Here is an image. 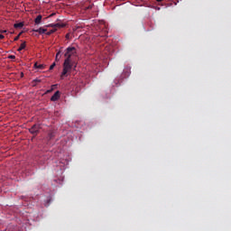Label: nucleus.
Segmentation results:
<instances>
[{"instance_id": "412c9836", "label": "nucleus", "mask_w": 231, "mask_h": 231, "mask_svg": "<svg viewBox=\"0 0 231 231\" xmlns=\"http://www.w3.org/2000/svg\"><path fill=\"white\" fill-rule=\"evenodd\" d=\"M1 33H6V30L2 31Z\"/></svg>"}, {"instance_id": "7ed1b4c3", "label": "nucleus", "mask_w": 231, "mask_h": 231, "mask_svg": "<svg viewBox=\"0 0 231 231\" xmlns=\"http://www.w3.org/2000/svg\"><path fill=\"white\" fill-rule=\"evenodd\" d=\"M66 23H51L46 25V28H64Z\"/></svg>"}, {"instance_id": "20e7f679", "label": "nucleus", "mask_w": 231, "mask_h": 231, "mask_svg": "<svg viewBox=\"0 0 231 231\" xmlns=\"http://www.w3.org/2000/svg\"><path fill=\"white\" fill-rule=\"evenodd\" d=\"M59 98H60V91H56L53 96L51 97V102H57V100H59Z\"/></svg>"}, {"instance_id": "a878e982", "label": "nucleus", "mask_w": 231, "mask_h": 231, "mask_svg": "<svg viewBox=\"0 0 231 231\" xmlns=\"http://www.w3.org/2000/svg\"><path fill=\"white\" fill-rule=\"evenodd\" d=\"M124 73H125V69L124 70Z\"/></svg>"}, {"instance_id": "bb28decb", "label": "nucleus", "mask_w": 231, "mask_h": 231, "mask_svg": "<svg viewBox=\"0 0 231 231\" xmlns=\"http://www.w3.org/2000/svg\"><path fill=\"white\" fill-rule=\"evenodd\" d=\"M2 31H0V33H1Z\"/></svg>"}, {"instance_id": "5701e85b", "label": "nucleus", "mask_w": 231, "mask_h": 231, "mask_svg": "<svg viewBox=\"0 0 231 231\" xmlns=\"http://www.w3.org/2000/svg\"><path fill=\"white\" fill-rule=\"evenodd\" d=\"M91 8H93V6L90 5V6L88 7V10H89V9H91Z\"/></svg>"}, {"instance_id": "6e6552de", "label": "nucleus", "mask_w": 231, "mask_h": 231, "mask_svg": "<svg viewBox=\"0 0 231 231\" xmlns=\"http://www.w3.org/2000/svg\"><path fill=\"white\" fill-rule=\"evenodd\" d=\"M23 26H24V23L23 22L14 24V28H16V29L23 28Z\"/></svg>"}, {"instance_id": "423d86ee", "label": "nucleus", "mask_w": 231, "mask_h": 231, "mask_svg": "<svg viewBox=\"0 0 231 231\" xmlns=\"http://www.w3.org/2000/svg\"><path fill=\"white\" fill-rule=\"evenodd\" d=\"M34 68L35 69H44L46 68V65L44 64H39V63H34Z\"/></svg>"}, {"instance_id": "f03ea898", "label": "nucleus", "mask_w": 231, "mask_h": 231, "mask_svg": "<svg viewBox=\"0 0 231 231\" xmlns=\"http://www.w3.org/2000/svg\"><path fill=\"white\" fill-rule=\"evenodd\" d=\"M40 129L41 126H39V125H34L29 129V133H31V134H34V136H37V133H39Z\"/></svg>"}, {"instance_id": "ddd939ff", "label": "nucleus", "mask_w": 231, "mask_h": 231, "mask_svg": "<svg viewBox=\"0 0 231 231\" xmlns=\"http://www.w3.org/2000/svg\"><path fill=\"white\" fill-rule=\"evenodd\" d=\"M57 85H52L51 86V89H48L47 91H46V94H48V93H51V91H53V89H55V87H56Z\"/></svg>"}, {"instance_id": "2eb2a0df", "label": "nucleus", "mask_w": 231, "mask_h": 231, "mask_svg": "<svg viewBox=\"0 0 231 231\" xmlns=\"http://www.w3.org/2000/svg\"><path fill=\"white\" fill-rule=\"evenodd\" d=\"M21 34H22V32H20L16 37H14V41H19Z\"/></svg>"}, {"instance_id": "f257e3e1", "label": "nucleus", "mask_w": 231, "mask_h": 231, "mask_svg": "<svg viewBox=\"0 0 231 231\" xmlns=\"http://www.w3.org/2000/svg\"><path fill=\"white\" fill-rule=\"evenodd\" d=\"M77 55V49L75 47H68L65 50L64 57L66 58L63 62V70L61 77H66L68 73H71V69H77V63L71 58Z\"/></svg>"}, {"instance_id": "b1692460", "label": "nucleus", "mask_w": 231, "mask_h": 231, "mask_svg": "<svg viewBox=\"0 0 231 231\" xmlns=\"http://www.w3.org/2000/svg\"><path fill=\"white\" fill-rule=\"evenodd\" d=\"M0 51H3V49H2V48H0Z\"/></svg>"}, {"instance_id": "aec40b11", "label": "nucleus", "mask_w": 231, "mask_h": 231, "mask_svg": "<svg viewBox=\"0 0 231 231\" xmlns=\"http://www.w3.org/2000/svg\"><path fill=\"white\" fill-rule=\"evenodd\" d=\"M0 39H5V35L0 34Z\"/></svg>"}, {"instance_id": "f3484780", "label": "nucleus", "mask_w": 231, "mask_h": 231, "mask_svg": "<svg viewBox=\"0 0 231 231\" xmlns=\"http://www.w3.org/2000/svg\"><path fill=\"white\" fill-rule=\"evenodd\" d=\"M127 69V74H125L126 77H129V73H131V69Z\"/></svg>"}, {"instance_id": "0eeeda50", "label": "nucleus", "mask_w": 231, "mask_h": 231, "mask_svg": "<svg viewBox=\"0 0 231 231\" xmlns=\"http://www.w3.org/2000/svg\"><path fill=\"white\" fill-rule=\"evenodd\" d=\"M42 21V15L39 14L35 19H34V23L35 24H40L41 22Z\"/></svg>"}, {"instance_id": "6ab92c4d", "label": "nucleus", "mask_w": 231, "mask_h": 231, "mask_svg": "<svg viewBox=\"0 0 231 231\" xmlns=\"http://www.w3.org/2000/svg\"><path fill=\"white\" fill-rule=\"evenodd\" d=\"M60 55V51L57 52L56 59H58Z\"/></svg>"}, {"instance_id": "f8f14e48", "label": "nucleus", "mask_w": 231, "mask_h": 231, "mask_svg": "<svg viewBox=\"0 0 231 231\" xmlns=\"http://www.w3.org/2000/svg\"><path fill=\"white\" fill-rule=\"evenodd\" d=\"M41 82H42L41 79H34V80H32V86H37V84H39Z\"/></svg>"}, {"instance_id": "39448f33", "label": "nucleus", "mask_w": 231, "mask_h": 231, "mask_svg": "<svg viewBox=\"0 0 231 231\" xmlns=\"http://www.w3.org/2000/svg\"><path fill=\"white\" fill-rule=\"evenodd\" d=\"M32 32H35L36 33H40V35H42V33H46V32H48V29L40 27L39 29H32Z\"/></svg>"}, {"instance_id": "4be33fe9", "label": "nucleus", "mask_w": 231, "mask_h": 231, "mask_svg": "<svg viewBox=\"0 0 231 231\" xmlns=\"http://www.w3.org/2000/svg\"><path fill=\"white\" fill-rule=\"evenodd\" d=\"M157 1V3H162V1H163V0H156Z\"/></svg>"}, {"instance_id": "1a4fd4ad", "label": "nucleus", "mask_w": 231, "mask_h": 231, "mask_svg": "<svg viewBox=\"0 0 231 231\" xmlns=\"http://www.w3.org/2000/svg\"><path fill=\"white\" fill-rule=\"evenodd\" d=\"M24 48H26V42H23L20 47L18 48V51H23V50H24Z\"/></svg>"}, {"instance_id": "9b49d317", "label": "nucleus", "mask_w": 231, "mask_h": 231, "mask_svg": "<svg viewBox=\"0 0 231 231\" xmlns=\"http://www.w3.org/2000/svg\"><path fill=\"white\" fill-rule=\"evenodd\" d=\"M57 32V29H51V31L46 32V35H51L52 33H55Z\"/></svg>"}, {"instance_id": "dca6fc26", "label": "nucleus", "mask_w": 231, "mask_h": 231, "mask_svg": "<svg viewBox=\"0 0 231 231\" xmlns=\"http://www.w3.org/2000/svg\"><path fill=\"white\" fill-rule=\"evenodd\" d=\"M8 59H11V60H14L15 56H14V55H9V56H8Z\"/></svg>"}, {"instance_id": "9d476101", "label": "nucleus", "mask_w": 231, "mask_h": 231, "mask_svg": "<svg viewBox=\"0 0 231 231\" xmlns=\"http://www.w3.org/2000/svg\"><path fill=\"white\" fill-rule=\"evenodd\" d=\"M48 138L49 140H52V138H55V132L53 131L49 132Z\"/></svg>"}, {"instance_id": "a211bd4d", "label": "nucleus", "mask_w": 231, "mask_h": 231, "mask_svg": "<svg viewBox=\"0 0 231 231\" xmlns=\"http://www.w3.org/2000/svg\"><path fill=\"white\" fill-rule=\"evenodd\" d=\"M65 37H66V39H69L70 34H69V33H67Z\"/></svg>"}, {"instance_id": "393cba45", "label": "nucleus", "mask_w": 231, "mask_h": 231, "mask_svg": "<svg viewBox=\"0 0 231 231\" xmlns=\"http://www.w3.org/2000/svg\"><path fill=\"white\" fill-rule=\"evenodd\" d=\"M157 10H160V7H157Z\"/></svg>"}, {"instance_id": "4468645a", "label": "nucleus", "mask_w": 231, "mask_h": 231, "mask_svg": "<svg viewBox=\"0 0 231 231\" xmlns=\"http://www.w3.org/2000/svg\"><path fill=\"white\" fill-rule=\"evenodd\" d=\"M55 66H57V64L55 62H53L49 70L51 71V69H53V68H55Z\"/></svg>"}]
</instances>
